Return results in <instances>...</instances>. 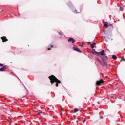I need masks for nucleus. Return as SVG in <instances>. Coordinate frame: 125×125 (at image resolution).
<instances>
[{
  "instance_id": "nucleus-3",
  "label": "nucleus",
  "mask_w": 125,
  "mask_h": 125,
  "mask_svg": "<svg viewBox=\"0 0 125 125\" xmlns=\"http://www.w3.org/2000/svg\"><path fill=\"white\" fill-rule=\"evenodd\" d=\"M101 59L103 62H100L101 65L103 67H106V66H107V63L105 62V61H104V60H105V57H101Z\"/></svg>"
},
{
  "instance_id": "nucleus-9",
  "label": "nucleus",
  "mask_w": 125,
  "mask_h": 125,
  "mask_svg": "<svg viewBox=\"0 0 125 125\" xmlns=\"http://www.w3.org/2000/svg\"><path fill=\"white\" fill-rule=\"evenodd\" d=\"M92 53L93 54H97V55H98V56H99L100 57H101V56L99 55V52H96V51H95V50H93L92 51Z\"/></svg>"
},
{
  "instance_id": "nucleus-17",
  "label": "nucleus",
  "mask_w": 125,
  "mask_h": 125,
  "mask_svg": "<svg viewBox=\"0 0 125 125\" xmlns=\"http://www.w3.org/2000/svg\"><path fill=\"white\" fill-rule=\"evenodd\" d=\"M78 109H77V108H75V109H74V113H77V112H78Z\"/></svg>"
},
{
  "instance_id": "nucleus-24",
  "label": "nucleus",
  "mask_w": 125,
  "mask_h": 125,
  "mask_svg": "<svg viewBox=\"0 0 125 125\" xmlns=\"http://www.w3.org/2000/svg\"><path fill=\"white\" fill-rule=\"evenodd\" d=\"M76 123H77V124H78V121H76Z\"/></svg>"
},
{
  "instance_id": "nucleus-12",
  "label": "nucleus",
  "mask_w": 125,
  "mask_h": 125,
  "mask_svg": "<svg viewBox=\"0 0 125 125\" xmlns=\"http://www.w3.org/2000/svg\"><path fill=\"white\" fill-rule=\"evenodd\" d=\"M104 26L105 28H108V22H106L104 24Z\"/></svg>"
},
{
  "instance_id": "nucleus-14",
  "label": "nucleus",
  "mask_w": 125,
  "mask_h": 125,
  "mask_svg": "<svg viewBox=\"0 0 125 125\" xmlns=\"http://www.w3.org/2000/svg\"><path fill=\"white\" fill-rule=\"evenodd\" d=\"M96 59L97 61H98V62H99V63H101V61H100V59H99V58H96Z\"/></svg>"
},
{
  "instance_id": "nucleus-26",
  "label": "nucleus",
  "mask_w": 125,
  "mask_h": 125,
  "mask_svg": "<svg viewBox=\"0 0 125 125\" xmlns=\"http://www.w3.org/2000/svg\"><path fill=\"white\" fill-rule=\"evenodd\" d=\"M62 113H60V115H62Z\"/></svg>"
},
{
  "instance_id": "nucleus-18",
  "label": "nucleus",
  "mask_w": 125,
  "mask_h": 125,
  "mask_svg": "<svg viewBox=\"0 0 125 125\" xmlns=\"http://www.w3.org/2000/svg\"><path fill=\"white\" fill-rule=\"evenodd\" d=\"M85 122H86V120H84L83 121V124H84V123H85Z\"/></svg>"
},
{
  "instance_id": "nucleus-21",
  "label": "nucleus",
  "mask_w": 125,
  "mask_h": 125,
  "mask_svg": "<svg viewBox=\"0 0 125 125\" xmlns=\"http://www.w3.org/2000/svg\"><path fill=\"white\" fill-rule=\"evenodd\" d=\"M59 35H62V33H60V32H59Z\"/></svg>"
},
{
  "instance_id": "nucleus-7",
  "label": "nucleus",
  "mask_w": 125,
  "mask_h": 125,
  "mask_svg": "<svg viewBox=\"0 0 125 125\" xmlns=\"http://www.w3.org/2000/svg\"><path fill=\"white\" fill-rule=\"evenodd\" d=\"M68 42H72V43H75V42H76V41H75V40H74V38H70L68 39Z\"/></svg>"
},
{
  "instance_id": "nucleus-16",
  "label": "nucleus",
  "mask_w": 125,
  "mask_h": 125,
  "mask_svg": "<svg viewBox=\"0 0 125 125\" xmlns=\"http://www.w3.org/2000/svg\"><path fill=\"white\" fill-rule=\"evenodd\" d=\"M42 113V111H41L37 113L38 116H41V114Z\"/></svg>"
},
{
  "instance_id": "nucleus-22",
  "label": "nucleus",
  "mask_w": 125,
  "mask_h": 125,
  "mask_svg": "<svg viewBox=\"0 0 125 125\" xmlns=\"http://www.w3.org/2000/svg\"><path fill=\"white\" fill-rule=\"evenodd\" d=\"M110 26H111V27H113V25L112 24H110Z\"/></svg>"
},
{
  "instance_id": "nucleus-15",
  "label": "nucleus",
  "mask_w": 125,
  "mask_h": 125,
  "mask_svg": "<svg viewBox=\"0 0 125 125\" xmlns=\"http://www.w3.org/2000/svg\"><path fill=\"white\" fill-rule=\"evenodd\" d=\"M119 10H120V11H124V8H123V7H120L119 8Z\"/></svg>"
},
{
  "instance_id": "nucleus-11",
  "label": "nucleus",
  "mask_w": 125,
  "mask_h": 125,
  "mask_svg": "<svg viewBox=\"0 0 125 125\" xmlns=\"http://www.w3.org/2000/svg\"><path fill=\"white\" fill-rule=\"evenodd\" d=\"M96 45V43L95 42L93 43L92 44L90 45L91 48H94V46Z\"/></svg>"
},
{
  "instance_id": "nucleus-25",
  "label": "nucleus",
  "mask_w": 125,
  "mask_h": 125,
  "mask_svg": "<svg viewBox=\"0 0 125 125\" xmlns=\"http://www.w3.org/2000/svg\"><path fill=\"white\" fill-rule=\"evenodd\" d=\"M61 110H62V111H63V109L62 108V109H61Z\"/></svg>"
},
{
  "instance_id": "nucleus-5",
  "label": "nucleus",
  "mask_w": 125,
  "mask_h": 125,
  "mask_svg": "<svg viewBox=\"0 0 125 125\" xmlns=\"http://www.w3.org/2000/svg\"><path fill=\"white\" fill-rule=\"evenodd\" d=\"M104 82V81H103V79H101L100 80L97 81L96 84L98 86L101 85Z\"/></svg>"
},
{
  "instance_id": "nucleus-6",
  "label": "nucleus",
  "mask_w": 125,
  "mask_h": 125,
  "mask_svg": "<svg viewBox=\"0 0 125 125\" xmlns=\"http://www.w3.org/2000/svg\"><path fill=\"white\" fill-rule=\"evenodd\" d=\"M1 39H2L3 42H7V41H8V39H7V38H6V37L5 36L1 37Z\"/></svg>"
},
{
  "instance_id": "nucleus-13",
  "label": "nucleus",
  "mask_w": 125,
  "mask_h": 125,
  "mask_svg": "<svg viewBox=\"0 0 125 125\" xmlns=\"http://www.w3.org/2000/svg\"><path fill=\"white\" fill-rule=\"evenodd\" d=\"M112 58H113V59H114V60H116V59H117V56H116L115 55H113L112 56Z\"/></svg>"
},
{
  "instance_id": "nucleus-10",
  "label": "nucleus",
  "mask_w": 125,
  "mask_h": 125,
  "mask_svg": "<svg viewBox=\"0 0 125 125\" xmlns=\"http://www.w3.org/2000/svg\"><path fill=\"white\" fill-rule=\"evenodd\" d=\"M75 11L76 13H80V12L82 11V9L81 8H77L76 9H75Z\"/></svg>"
},
{
  "instance_id": "nucleus-20",
  "label": "nucleus",
  "mask_w": 125,
  "mask_h": 125,
  "mask_svg": "<svg viewBox=\"0 0 125 125\" xmlns=\"http://www.w3.org/2000/svg\"><path fill=\"white\" fill-rule=\"evenodd\" d=\"M48 50H51V48H48Z\"/></svg>"
},
{
  "instance_id": "nucleus-23",
  "label": "nucleus",
  "mask_w": 125,
  "mask_h": 125,
  "mask_svg": "<svg viewBox=\"0 0 125 125\" xmlns=\"http://www.w3.org/2000/svg\"><path fill=\"white\" fill-rule=\"evenodd\" d=\"M50 47H52H52H53V45H51V46H50Z\"/></svg>"
},
{
  "instance_id": "nucleus-1",
  "label": "nucleus",
  "mask_w": 125,
  "mask_h": 125,
  "mask_svg": "<svg viewBox=\"0 0 125 125\" xmlns=\"http://www.w3.org/2000/svg\"><path fill=\"white\" fill-rule=\"evenodd\" d=\"M49 80H50L51 84H54V83H56L55 86L56 87H58V84H60L61 83V81L55 77V76L52 75L48 77Z\"/></svg>"
},
{
  "instance_id": "nucleus-8",
  "label": "nucleus",
  "mask_w": 125,
  "mask_h": 125,
  "mask_svg": "<svg viewBox=\"0 0 125 125\" xmlns=\"http://www.w3.org/2000/svg\"><path fill=\"white\" fill-rule=\"evenodd\" d=\"M73 50H75V51H77L78 52H81V50L76 46L73 47Z\"/></svg>"
},
{
  "instance_id": "nucleus-19",
  "label": "nucleus",
  "mask_w": 125,
  "mask_h": 125,
  "mask_svg": "<svg viewBox=\"0 0 125 125\" xmlns=\"http://www.w3.org/2000/svg\"><path fill=\"white\" fill-rule=\"evenodd\" d=\"M100 119H103V116H100Z\"/></svg>"
},
{
  "instance_id": "nucleus-27",
  "label": "nucleus",
  "mask_w": 125,
  "mask_h": 125,
  "mask_svg": "<svg viewBox=\"0 0 125 125\" xmlns=\"http://www.w3.org/2000/svg\"><path fill=\"white\" fill-rule=\"evenodd\" d=\"M84 43H82V44H83Z\"/></svg>"
},
{
  "instance_id": "nucleus-4",
  "label": "nucleus",
  "mask_w": 125,
  "mask_h": 125,
  "mask_svg": "<svg viewBox=\"0 0 125 125\" xmlns=\"http://www.w3.org/2000/svg\"><path fill=\"white\" fill-rule=\"evenodd\" d=\"M104 52H105V50H102V51H101L99 53V56H101L100 57L101 58V57H106V58L108 57L106 54H104ZM104 55V57L103 56Z\"/></svg>"
},
{
  "instance_id": "nucleus-2",
  "label": "nucleus",
  "mask_w": 125,
  "mask_h": 125,
  "mask_svg": "<svg viewBox=\"0 0 125 125\" xmlns=\"http://www.w3.org/2000/svg\"><path fill=\"white\" fill-rule=\"evenodd\" d=\"M0 66L3 67L0 68V72H5V71H7V66H6V65L3 66V64L0 63Z\"/></svg>"
}]
</instances>
